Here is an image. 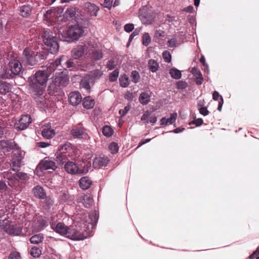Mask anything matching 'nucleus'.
I'll return each instance as SVG.
<instances>
[{
  "label": "nucleus",
  "mask_w": 259,
  "mask_h": 259,
  "mask_svg": "<svg viewBox=\"0 0 259 259\" xmlns=\"http://www.w3.org/2000/svg\"><path fill=\"white\" fill-rule=\"evenodd\" d=\"M49 76L48 70H38L33 76L28 78L30 93L35 99L40 100L42 98Z\"/></svg>",
  "instance_id": "obj_1"
},
{
  "label": "nucleus",
  "mask_w": 259,
  "mask_h": 259,
  "mask_svg": "<svg viewBox=\"0 0 259 259\" xmlns=\"http://www.w3.org/2000/svg\"><path fill=\"white\" fill-rule=\"evenodd\" d=\"M51 227L57 233L73 240H83L88 237L87 234L77 230L74 227H69L63 223L59 222L57 225L52 224Z\"/></svg>",
  "instance_id": "obj_2"
},
{
  "label": "nucleus",
  "mask_w": 259,
  "mask_h": 259,
  "mask_svg": "<svg viewBox=\"0 0 259 259\" xmlns=\"http://www.w3.org/2000/svg\"><path fill=\"white\" fill-rule=\"evenodd\" d=\"M22 65L18 60H12L9 63V69H3L0 77L3 79H13L19 76L22 71Z\"/></svg>",
  "instance_id": "obj_3"
},
{
  "label": "nucleus",
  "mask_w": 259,
  "mask_h": 259,
  "mask_svg": "<svg viewBox=\"0 0 259 259\" xmlns=\"http://www.w3.org/2000/svg\"><path fill=\"white\" fill-rule=\"evenodd\" d=\"M42 38L48 50L52 54H56L59 49L58 39L56 36H52L50 33H42Z\"/></svg>",
  "instance_id": "obj_4"
},
{
  "label": "nucleus",
  "mask_w": 259,
  "mask_h": 259,
  "mask_svg": "<svg viewBox=\"0 0 259 259\" xmlns=\"http://www.w3.org/2000/svg\"><path fill=\"white\" fill-rule=\"evenodd\" d=\"M32 122V119L30 115H22L21 118L16 121L14 128L18 131H21L26 129Z\"/></svg>",
  "instance_id": "obj_5"
},
{
  "label": "nucleus",
  "mask_w": 259,
  "mask_h": 259,
  "mask_svg": "<svg viewBox=\"0 0 259 259\" xmlns=\"http://www.w3.org/2000/svg\"><path fill=\"white\" fill-rule=\"evenodd\" d=\"M23 61L27 65L34 66L37 63L35 52L25 48L22 54Z\"/></svg>",
  "instance_id": "obj_6"
},
{
  "label": "nucleus",
  "mask_w": 259,
  "mask_h": 259,
  "mask_svg": "<svg viewBox=\"0 0 259 259\" xmlns=\"http://www.w3.org/2000/svg\"><path fill=\"white\" fill-rule=\"evenodd\" d=\"M4 228L11 236H21L23 234L22 227L16 224H6Z\"/></svg>",
  "instance_id": "obj_7"
},
{
  "label": "nucleus",
  "mask_w": 259,
  "mask_h": 259,
  "mask_svg": "<svg viewBox=\"0 0 259 259\" xmlns=\"http://www.w3.org/2000/svg\"><path fill=\"white\" fill-rule=\"evenodd\" d=\"M55 65L56 67L61 66L65 69L74 67L75 64L72 59H68L66 56H62L60 58H57L55 60Z\"/></svg>",
  "instance_id": "obj_8"
},
{
  "label": "nucleus",
  "mask_w": 259,
  "mask_h": 259,
  "mask_svg": "<svg viewBox=\"0 0 259 259\" xmlns=\"http://www.w3.org/2000/svg\"><path fill=\"white\" fill-rule=\"evenodd\" d=\"M18 148V145L13 140L0 141V149L4 153L9 152L12 150L15 151Z\"/></svg>",
  "instance_id": "obj_9"
},
{
  "label": "nucleus",
  "mask_w": 259,
  "mask_h": 259,
  "mask_svg": "<svg viewBox=\"0 0 259 259\" xmlns=\"http://www.w3.org/2000/svg\"><path fill=\"white\" fill-rule=\"evenodd\" d=\"M61 167L63 168L65 171L69 174L72 175H77V171L78 170L77 162L76 163L75 161L69 160Z\"/></svg>",
  "instance_id": "obj_10"
},
{
  "label": "nucleus",
  "mask_w": 259,
  "mask_h": 259,
  "mask_svg": "<svg viewBox=\"0 0 259 259\" xmlns=\"http://www.w3.org/2000/svg\"><path fill=\"white\" fill-rule=\"evenodd\" d=\"M92 164L90 161H81L77 162L78 170L77 175H84L87 174L91 168Z\"/></svg>",
  "instance_id": "obj_11"
},
{
  "label": "nucleus",
  "mask_w": 259,
  "mask_h": 259,
  "mask_svg": "<svg viewBox=\"0 0 259 259\" xmlns=\"http://www.w3.org/2000/svg\"><path fill=\"white\" fill-rule=\"evenodd\" d=\"M68 101L73 106L78 105L82 101L81 95L78 91L72 92L68 96Z\"/></svg>",
  "instance_id": "obj_12"
},
{
  "label": "nucleus",
  "mask_w": 259,
  "mask_h": 259,
  "mask_svg": "<svg viewBox=\"0 0 259 259\" xmlns=\"http://www.w3.org/2000/svg\"><path fill=\"white\" fill-rule=\"evenodd\" d=\"M155 14L153 12H145L140 16V19L143 24H151L154 21Z\"/></svg>",
  "instance_id": "obj_13"
},
{
  "label": "nucleus",
  "mask_w": 259,
  "mask_h": 259,
  "mask_svg": "<svg viewBox=\"0 0 259 259\" xmlns=\"http://www.w3.org/2000/svg\"><path fill=\"white\" fill-rule=\"evenodd\" d=\"M40 169L41 170H45L48 169H52L53 170H56L57 168V166L56 163L49 159H44L42 160L38 164Z\"/></svg>",
  "instance_id": "obj_14"
},
{
  "label": "nucleus",
  "mask_w": 259,
  "mask_h": 259,
  "mask_svg": "<svg viewBox=\"0 0 259 259\" xmlns=\"http://www.w3.org/2000/svg\"><path fill=\"white\" fill-rule=\"evenodd\" d=\"M65 41L68 43L75 42L83 36V33H61Z\"/></svg>",
  "instance_id": "obj_15"
},
{
  "label": "nucleus",
  "mask_w": 259,
  "mask_h": 259,
  "mask_svg": "<svg viewBox=\"0 0 259 259\" xmlns=\"http://www.w3.org/2000/svg\"><path fill=\"white\" fill-rule=\"evenodd\" d=\"M54 80L55 82L60 88L66 86L69 82L68 76L62 73L61 74L56 76Z\"/></svg>",
  "instance_id": "obj_16"
},
{
  "label": "nucleus",
  "mask_w": 259,
  "mask_h": 259,
  "mask_svg": "<svg viewBox=\"0 0 259 259\" xmlns=\"http://www.w3.org/2000/svg\"><path fill=\"white\" fill-rule=\"evenodd\" d=\"M109 161V160L107 157H96L94 159L93 166L95 168H99L100 167L106 166Z\"/></svg>",
  "instance_id": "obj_17"
},
{
  "label": "nucleus",
  "mask_w": 259,
  "mask_h": 259,
  "mask_svg": "<svg viewBox=\"0 0 259 259\" xmlns=\"http://www.w3.org/2000/svg\"><path fill=\"white\" fill-rule=\"evenodd\" d=\"M34 196L38 199H45L46 197V193L42 187L39 185L35 186L32 189Z\"/></svg>",
  "instance_id": "obj_18"
},
{
  "label": "nucleus",
  "mask_w": 259,
  "mask_h": 259,
  "mask_svg": "<svg viewBox=\"0 0 259 259\" xmlns=\"http://www.w3.org/2000/svg\"><path fill=\"white\" fill-rule=\"evenodd\" d=\"M55 156L57 162L61 166H63L67 161L69 160L66 153L56 151Z\"/></svg>",
  "instance_id": "obj_19"
},
{
  "label": "nucleus",
  "mask_w": 259,
  "mask_h": 259,
  "mask_svg": "<svg viewBox=\"0 0 259 259\" xmlns=\"http://www.w3.org/2000/svg\"><path fill=\"white\" fill-rule=\"evenodd\" d=\"M85 9L90 16H96L99 8L95 4L91 3L85 4Z\"/></svg>",
  "instance_id": "obj_20"
},
{
  "label": "nucleus",
  "mask_w": 259,
  "mask_h": 259,
  "mask_svg": "<svg viewBox=\"0 0 259 259\" xmlns=\"http://www.w3.org/2000/svg\"><path fill=\"white\" fill-rule=\"evenodd\" d=\"M12 84L5 81L0 80V94L6 95L12 89Z\"/></svg>",
  "instance_id": "obj_21"
},
{
  "label": "nucleus",
  "mask_w": 259,
  "mask_h": 259,
  "mask_svg": "<svg viewBox=\"0 0 259 259\" xmlns=\"http://www.w3.org/2000/svg\"><path fill=\"white\" fill-rule=\"evenodd\" d=\"M80 187L83 190L88 189L92 184V181L89 177L85 176L82 177L79 181Z\"/></svg>",
  "instance_id": "obj_22"
},
{
  "label": "nucleus",
  "mask_w": 259,
  "mask_h": 259,
  "mask_svg": "<svg viewBox=\"0 0 259 259\" xmlns=\"http://www.w3.org/2000/svg\"><path fill=\"white\" fill-rule=\"evenodd\" d=\"M84 53V48L83 46H78L76 48L72 51V56L75 59H77L82 57Z\"/></svg>",
  "instance_id": "obj_23"
},
{
  "label": "nucleus",
  "mask_w": 259,
  "mask_h": 259,
  "mask_svg": "<svg viewBox=\"0 0 259 259\" xmlns=\"http://www.w3.org/2000/svg\"><path fill=\"white\" fill-rule=\"evenodd\" d=\"M99 220V213L96 210L91 212L89 214V223L91 224L94 228L97 225Z\"/></svg>",
  "instance_id": "obj_24"
},
{
  "label": "nucleus",
  "mask_w": 259,
  "mask_h": 259,
  "mask_svg": "<svg viewBox=\"0 0 259 259\" xmlns=\"http://www.w3.org/2000/svg\"><path fill=\"white\" fill-rule=\"evenodd\" d=\"M82 105L84 108L90 109L94 107L95 105V101L91 96H87L83 99Z\"/></svg>",
  "instance_id": "obj_25"
},
{
  "label": "nucleus",
  "mask_w": 259,
  "mask_h": 259,
  "mask_svg": "<svg viewBox=\"0 0 259 259\" xmlns=\"http://www.w3.org/2000/svg\"><path fill=\"white\" fill-rule=\"evenodd\" d=\"M55 135V130L51 127H46L42 129L41 131L42 136L47 139H50Z\"/></svg>",
  "instance_id": "obj_26"
},
{
  "label": "nucleus",
  "mask_w": 259,
  "mask_h": 259,
  "mask_svg": "<svg viewBox=\"0 0 259 259\" xmlns=\"http://www.w3.org/2000/svg\"><path fill=\"white\" fill-rule=\"evenodd\" d=\"M139 100L141 104L146 105L150 101V96L148 93L145 92H142L140 94Z\"/></svg>",
  "instance_id": "obj_27"
},
{
  "label": "nucleus",
  "mask_w": 259,
  "mask_h": 259,
  "mask_svg": "<svg viewBox=\"0 0 259 259\" xmlns=\"http://www.w3.org/2000/svg\"><path fill=\"white\" fill-rule=\"evenodd\" d=\"M80 201L86 208H89L93 203V198L90 194L84 195L80 198Z\"/></svg>",
  "instance_id": "obj_28"
},
{
  "label": "nucleus",
  "mask_w": 259,
  "mask_h": 259,
  "mask_svg": "<svg viewBox=\"0 0 259 259\" xmlns=\"http://www.w3.org/2000/svg\"><path fill=\"white\" fill-rule=\"evenodd\" d=\"M44 239V235L41 233H39L37 234H35L31 236L29 241L32 244H38L41 243Z\"/></svg>",
  "instance_id": "obj_29"
},
{
  "label": "nucleus",
  "mask_w": 259,
  "mask_h": 259,
  "mask_svg": "<svg viewBox=\"0 0 259 259\" xmlns=\"http://www.w3.org/2000/svg\"><path fill=\"white\" fill-rule=\"evenodd\" d=\"M31 11V7L29 5H24L20 7V14L23 17H27L30 15Z\"/></svg>",
  "instance_id": "obj_30"
},
{
  "label": "nucleus",
  "mask_w": 259,
  "mask_h": 259,
  "mask_svg": "<svg viewBox=\"0 0 259 259\" xmlns=\"http://www.w3.org/2000/svg\"><path fill=\"white\" fill-rule=\"evenodd\" d=\"M71 135L76 139H82L84 132L82 128L80 127H75L71 130Z\"/></svg>",
  "instance_id": "obj_31"
},
{
  "label": "nucleus",
  "mask_w": 259,
  "mask_h": 259,
  "mask_svg": "<svg viewBox=\"0 0 259 259\" xmlns=\"http://www.w3.org/2000/svg\"><path fill=\"white\" fill-rule=\"evenodd\" d=\"M148 66L149 70L153 73L156 72L159 68L158 63L156 60L152 59L148 61Z\"/></svg>",
  "instance_id": "obj_32"
},
{
  "label": "nucleus",
  "mask_w": 259,
  "mask_h": 259,
  "mask_svg": "<svg viewBox=\"0 0 259 259\" xmlns=\"http://www.w3.org/2000/svg\"><path fill=\"white\" fill-rule=\"evenodd\" d=\"M72 145L70 143L66 142L63 144L59 145L57 151L67 153L68 150L72 149Z\"/></svg>",
  "instance_id": "obj_33"
},
{
  "label": "nucleus",
  "mask_w": 259,
  "mask_h": 259,
  "mask_svg": "<svg viewBox=\"0 0 259 259\" xmlns=\"http://www.w3.org/2000/svg\"><path fill=\"white\" fill-rule=\"evenodd\" d=\"M13 153L14 155L12 157V159L15 160H18L19 162L22 163V160L25 155V152L20 150L18 148L17 149L13 151Z\"/></svg>",
  "instance_id": "obj_34"
},
{
  "label": "nucleus",
  "mask_w": 259,
  "mask_h": 259,
  "mask_svg": "<svg viewBox=\"0 0 259 259\" xmlns=\"http://www.w3.org/2000/svg\"><path fill=\"white\" fill-rule=\"evenodd\" d=\"M119 81L120 86L123 88H126L130 84L129 77L125 74H123L120 76Z\"/></svg>",
  "instance_id": "obj_35"
},
{
  "label": "nucleus",
  "mask_w": 259,
  "mask_h": 259,
  "mask_svg": "<svg viewBox=\"0 0 259 259\" xmlns=\"http://www.w3.org/2000/svg\"><path fill=\"white\" fill-rule=\"evenodd\" d=\"M169 73L171 77L175 79H179L182 77L181 71L175 67L170 68Z\"/></svg>",
  "instance_id": "obj_36"
},
{
  "label": "nucleus",
  "mask_w": 259,
  "mask_h": 259,
  "mask_svg": "<svg viewBox=\"0 0 259 259\" xmlns=\"http://www.w3.org/2000/svg\"><path fill=\"white\" fill-rule=\"evenodd\" d=\"M60 87L55 82L54 80L52 81V83L50 84L48 87V93L50 95H53L55 93H57L60 90Z\"/></svg>",
  "instance_id": "obj_37"
},
{
  "label": "nucleus",
  "mask_w": 259,
  "mask_h": 259,
  "mask_svg": "<svg viewBox=\"0 0 259 259\" xmlns=\"http://www.w3.org/2000/svg\"><path fill=\"white\" fill-rule=\"evenodd\" d=\"M13 177L14 179L21 180H26L29 179L27 174L24 172L18 171L13 175Z\"/></svg>",
  "instance_id": "obj_38"
},
{
  "label": "nucleus",
  "mask_w": 259,
  "mask_h": 259,
  "mask_svg": "<svg viewBox=\"0 0 259 259\" xmlns=\"http://www.w3.org/2000/svg\"><path fill=\"white\" fill-rule=\"evenodd\" d=\"M35 55L36 56V59L38 62L41 60H46L48 56L49 53L46 51H42L37 52L35 53Z\"/></svg>",
  "instance_id": "obj_39"
},
{
  "label": "nucleus",
  "mask_w": 259,
  "mask_h": 259,
  "mask_svg": "<svg viewBox=\"0 0 259 259\" xmlns=\"http://www.w3.org/2000/svg\"><path fill=\"white\" fill-rule=\"evenodd\" d=\"M113 130L111 126L106 125L102 128V133L106 137H111L113 134Z\"/></svg>",
  "instance_id": "obj_40"
},
{
  "label": "nucleus",
  "mask_w": 259,
  "mask_h": 259,
  "mask_svg": "<svg viewBox=\"0 0 259 259\" xmlns=\"http://www.w3.org/2000/svg\"><path fill=\"white\" fill-rule=\"evenodd\" d=\"M103 57V54L101 51L99 50H93L91 54V58L94 60L97 61L100 60Z\"/></svg>",
  "instance_id": "obj_41"
},
{
  "label": "nucleus",
  "mask_w": 259,
  "mask_h": 259,
  "mask_svg": "<svg viewBox=\"0 0 259 259\" xmlns=\"http://www.w3.org/2000/svg\"><path fill=\"white\" fill-rule=\"evenodd\" d=\"M75 15V11L72 9H68L65 12L63 16H60L58 18H60L62 20L64 17L67 19L71 18Z\"/></svg>",
  "instance_id": "obj_42"
},
{
  "label": "nucleus",
  "mask_w": 259,
  "mask_h": 259,
  "mask_svg": "<svg viewBox=\"0 0 259 259\" xmlns=\"http://www.w3.org/2000/svg\"><path fill=\"white\" fill-rule=\"evenodd\" d=\"M84 31L83 27L78 24H75L69 27L67 32H82Z\"/></svg>",
  "instance_id": "obj_43"
},
{
  "label": "nucleus",
  "mask_w": 259,
  "mask_h": 259,
  "mask_svg": "<svg viewBox=\"0 0 259 259\" xmlns=\"http://www.w3.org/2000/svg\"><path fill=\"white\" fill-rule=\"evenodd\" d=\"M132 81L135 83H137L140 81V75L137 70H133L131 75Z\"/></svg>",
  "instance_id": "obj_44"
},
{
  "label": "nucleus",
  "mask_w": 259,
  "mask_h": 259,
  "mask_svg": "<svg viewBox=\"0 0 259 259\" xmlns=\"http://www.w3.org/2000/svg\"><path fill=\"white\" fill-rule=\"evenodd\" d=\"M30 253L34 257H38L41 254V251L39 248L34 246L31 248Z\"/></svg>",
  "instance_id": "obj_45"
},
{
  "label": "nucleus",
  "mask_w": 259,
  "mask_h": 259,
  "mask_svg": "<svg viewBox=\"0 0 259 259\" xmlns=\"http://www.w3.org/2000/svg\"><path fill=\"white\" fill-rule=\"evenodd\" d=\"M119 75V69L116 68L110 73L109 76V80L110 82H114L117 80Z\"/></svg>",
  "instance_id": "obj_46"
},
{
  "label": "nucleus",
  "mask_w": 259,
  "mask_h": 259,
  "mask_svg": "<svg viewBox=\"0 0 259 259\" xmlns=\"http://www.w3.org/2000/svg\"><path fill=\"white\" fill-rule=\"evenodd\" d=\"M54 204V201L50 197H46L43 207L45 209L49 210L51 208Z\"/></svg>",
  "instance_id": "obj_47"
},
{
  "label": "nucleus",
  "mask_w": 259,
  "mask_h": 259,
  "mask_svg": "<svg viewBox=\"0 0 259 259\" xmlns=\"http://www.w3.org/2000/svg\"><path fill=\"white\" fill-rule=\"evenodd\" d=\"M22 163L19 161L18 160H15L12 159L11 167V169L14 171L18 170L19 168L21 167Z\"/></svg>",
  "instance_id": "obj_48"
},
{
  "label": "nucleus",
  "mask_w": 259,
  "mask_h": 259,
  "mask_svg": "<svg viewBox=\"0 0 259 259\" xmlns=\"http://www.w3.org/2000/svg\"><path fill=\"white\" fill-rule=\"evenodd\" d=\"M109 149L111 153L115 154L118 152L119 147L116 143L112 142L109 146Z\"/></svg>",
  "instance_id": "obj_49"
},
{
  "label": "nucleus",
  "mask_w": 259,
  "mask_h": 259,
  "mask_svg": "<svg viewBox=\"0 0 259 259\" xmlns=\"http://www.w3.org/2000/svg\"><path fill=\"white\" fill-rule=\"evenodd\" d=\"M149 34V33H143L142 37V44L146 47L148 46L151 42V37Z\"/></svg>",
  "instance_id": "obj_50"
},
{
  "label": "nucleus",
  "mask_w": 259,
  "mask_h": 259,
  "mask_svg": "<svg viewBox=\"0 0 259 259\" xmlns=\"http://www.w3.org/2000/svg\"><path fill=\"white\" fill-rule=\"evenodd\" d=\"M177 88L179 90H184L188 87L187 82L184 80H179L176 82Z\"/></svg>",
  "instance_id": "obj_51"
},
{
  "label": "nucleus",
  "mask_w": 259,
  "mask_h": 259,
  "mask_svg": "<svg viewBox=\"0 0 259 259\" xmlns=\"http://www.w3.org/2000/svg\"><path fill=\"white\" fill-rule=\"evenodd\" d=\"M178 114L176 112L172 113L170 114V117L166 118L167 125L168 124H172L174 122H175L176 119L177 118Z\"/></svg>",
  "instance_id": "obj_52"
},
{
  "label": "nucleus",
  "mask_w": 259,
  "mask_h": 259,
  "mask_svg": "<svg viewBox=\"0 0 259 259\" xmlns=\"http://www.w3.org/2000/svg\"><path fill=\"white\" fill-rule=\"evenodd\" d=\"M162 57L165 62H170L171 60V55L168 51H164L162 53Z\"/></svg>",
  "instance_id": "obj_53"
},
{
  "label": "nucleus",
  "mask_w": 259,
  "mask_h": 259,
  "mask_svg": "<svg viewBox=\"0 0 259 259\" xmlns=\"http://www.w3.org/2000/svg\"><path fill=\"white\" fill-rule=\"evenodd\" d=\"M196 84L201 85L203 83V77L201 72H198V75L195 76Z\"/></svg>",
  "instance_id": "obj_54"
},
{
  "label": "nucleus",
  "mask_w": 259,
  "mask_h": 259,
  "mask_svg": "<svg viewBox=\"0 0 259 259\" xmlns=\"http://www.w3.org/2000/svg\"><path fill=\"white\" fill-rule=\"evenodd\" d=\"M80 85L81 88L85 89L86 90H89L91 88L90 82L88 80H81Z\"/></svg>",
  "instance_id": "obj_55"
},
{
  "label": "nucleus",
  "mask_w": 259,
  "mask_h": 259,
  "mask_svg": "<svg viewBox=\"0 0 259 259\" xmlns=\"http://www.w3.org/2000/svg\"><path fill=\"white\" fill-rule=\"evenodd\" d=\"M131 108V105L128 104L127 106H125L123 109H120L119 111V113L121 115V117H123L129 111Z\"/></svg>",
  "instance_id": "obj_56"
},
{
  "label": "nucleus",
  "mask_w": 259,
  "mask_h": 259,
  "mask_svg": "<svg viewBox=\"0 0 259 259\" xmlns=\"http://www.w3.org/2000/svg\"><path fill=\"white\" fill-rule=\"evenodd\" d=\"M9 259H21V257L20 253L14 251L10 254Z\"/></svg>",
  "instance_id": "obj_57"
},
{
  "label": "nucleus",
  "mask_w": 259,
  "mask_h": 259,
  "mask_svg": "<svg viewBox=\"0 0 259 259\" xmlns=\"http://www.w3.org/2000/svg\"><path fill=\"white\" fill-rule=\"evenodd\" d=\"M69 198V195L67 193H63L59 196V199L61 202H66Z\"/></svg>",
  "instance_id": "obj_58"
},
{
  "label": "nucleus",
  "mask_w": 259,
  "mask_h": 259,
  "mask_svg": "<svg viewBox=\"0 0 259 259\" xmlns=\"http://www.w3.org/2000/svg\"><path fill=\"white\" fill-rule=\"evenodd\" d=\"M115 65L114 60H113L112 59H110L108 61L106 64V67L109 70H111L115 68Z\"/></svg>",
  "instance_id": "obj_59"
},
{
  "label": "nucleus",
  "mask_w": 259,
  "mask_h": 259,
  "mask_svg": "<svg viewBox=\"0 0 259 259\" xmlns=\"http://www.w3.org/2000/svg\"><path fill=\"white\" fill-rule=\"evenodd\" d=\"M199 113L203 116H206L209 113V111L207 110L206 107H201V108H199Z\"/></svg>",
  "instance_id": "obj_60"
},
{
  "label": "nucleus",
  "mask_w": 259,
  "mask_h": 259,
  "mask_svg": "<svg viewBox=\"0 0 259 259\" xmlns=\"http://www.w3.org/2000/svg\"><path fill=\"white\" fill-rule=\"evenodd\" d=\"M55 15V12L52 10H49L47 12L46 14L45 15V16L47 19L51 20L53 18V16Z\"/></svg>",
  "instance_id": "obj_61"
},
{
  "label": "nucleus",
  "mask_w": 259,
  "mask_h": 259,
  "mask_svg": "<svg viewBox=\"0 0 259 259\" xmlns=\"http://www.w3.org/2000/svg\"><path fill=\"white\" fill-rule=\"evenodd\" d=\"M124 29L127 32H131L134 29V25L132 23L127 24L124 26Z\"/></svg>",
  "instance_id": "obj_62"
},
{
  "label": "nucleus",
  "mask_w": 259,
  "mask_h": 259,
  "mask_svg": "<svg viewBox=\"0 0 259 259\" xmlns=\"http://www.w3.org/2000/svg\"><path fill=\"white\" fill-rule=\"evenodd\" d=\"M168 46L170 48H174L176 46L177 40L175 38H171L168 40Z\"/></svg>",
  "instance_id": "obj_63"
},
{
  "label": "nucleus",
  "mask_w": 259,
  "mask_h": 259,
  "mask_svg": "<svg viewBox=\"0 0 259 259\" xmlns=\"http://www.w3.org/2000/svg\"><path fill=\"white\" fill-rule=\"evenodd\" d=\"M259 255V246L256 248V250L253 252L248 257V259H253L255 256Z\"/></svg>",
  "instance_id": "obj_64"
}]
</instances>
